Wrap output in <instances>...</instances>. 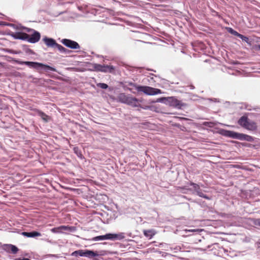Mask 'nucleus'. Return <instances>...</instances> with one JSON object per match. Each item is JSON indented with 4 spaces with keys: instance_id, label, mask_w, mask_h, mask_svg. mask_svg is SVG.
Wrapping results in <instances>:
<instances>
[{
    "instance_id": "f257e3e1",
    "label": "nucleus",
    "mask_w": 260,
    "mask_h": 260,
    "mask_svg": "<svg viewBox=\"0 0 260 260\" xmlns=\"http://www.w3.org/2000/svg\"><path fill=\"white\" fill-rule=\"evenodd\" d=\"M117 100L120 103L127 104L133 107H141V100L131 95H126L124 93H119L117 97Z\"/></svg>"
},
{
    "instance_id": "f03ea898",
    "label": "nucleus",
    "mask_w": 260,
    "mask_h": 260,
    "mask_svg": "<svg viewBox=\"0 0 260 260\" xmlns=\"http://www.w3.org/2000/svg\"><path fill=\"white\" fill-rule=\"evenodd\" d=\"M129 85L134 86L139 92H143L145 94L153 95L160 94L161 91L160 89L154 88L147 86H140L136 84L130 83Z\"/></svg>"
},
{
    "instance_id": "7ed1b4c3",
    "label": "nucleus",
    "mask_w": 260,
    "mask_h": 260,
    "mask_svg": "<svg viewBox=\"0 0 260 260\" xmlns=\"http://www.w3.org/2000/svg\"><path fill=\"white\" fill-rule=\"evenodd\" d=\"M238 123L242 127L250 131H256L257 129V123L247 117L243 116L238 120Z\"/></svg>"
},
{
    "instance_id": "20e7f679",
    "label": "nucleus",
    "mask_w": 260,
    "mask_h": 260,
    "mask_svg": "<svg viewBox=\"0 0 260 260\" xmlns=\"http://www.w3.org/2000/svg\"><path fill=\"white\" fill-rule=\"evenodd\" d=\"M222 134L229 137L238 138L239 139L244 140L249 142H252L253 140V138L251 136L245 134L237 133L230 131H224Z\"/></svg>"
},
{
    "instance_id": "39448f33",
    "label": "nucleus",
    "mask_w": 260,
    "mask_h": 260,
    "mask_svg": "<svg viewBox=\"0 0 260 260\" xmlns=\"http://www.w3.org/2000/svg\"><path fill=\"white\" fill-rule=\"evenodd\" d=\"M16 62L20 65H26L30 68H32L37 70L44 69L45 70H49V66L44 64L41 63L33 61H23L21 60H16Z\"/></svg>"
},
{
    "instance_id": "423d86ee",
    "label": "nucleus",
    "mask_w": 260,
    "mask_h": 260,
    "mask_svg": "<svg viewBox=\"0 0 260 260\" xmlns=\"http://www.w3.org/2000/svg\"><path fill=\"white\" fill-rule=\"evenodd\" d=\"M123 233L120 234H107L105 235L93 237L92 241H96L99 240H114L116 239L121 240L124 238Z\"/></svg>"
},
{
    "instance_id": "0eeeda50",
    "label": "nucleus",
    "mask_w": 260,
    "mask_h": 260,
    "mask_svg": "<svg viewBox=\"0 0 260 260\" xmlns=\"http://www.w3.org/2000/svg\"><path fill=\"white\" fill-rule=\"evenodd\" d=\"M25 29V31L29 32L30 34H28V38L27 39V42L30 43H35L39 41L40 39V34L30 28L24 27Z\"/></svg>"
},
{
    "instance_id": "6e6552de",
    "label": "nucleus",
    "mask_w": 260,
    "mask_h": 260,
    "mask_svg": "<svg viewBox=\"0 0 260 260\" xmlns=\"http://www.w3.org/2000/svg\"><path fill=\"white\" fill-rule=\"evenodd\" d=\"M61 43L66 47L72 49H79L80 48L77 42L70 39H63L61 41Z\"/></svg>"
},
{
    "instance_id": "1a4fd4ad",
    "label": "nucleus",
    "mask_w": 260,
    "mask_h": 260,
    "mask_svg": "<svg viewBox=\"0 0 260 260\" xmlns=\"http://www.w3.org/2000/svg\"><path fill=\"white\" fill-rule=\"evenodd\" d=\"M169 100L171 105L176 108L182 109L187 106L186 103H183L182 101L177 100L174 97H170L169 98Z\"/></svg>"
},
{
    "instance_id": "9d476101",
    "label": "nucleus",
    "mask_w": 260,
    "mask_h": 260,
    "mask_svg": "<svg viewBox=\"0 0 260 260\" xmlns=\"http://www.w3.org/2000/svg\"><path fill=\"white\" fill-rule=\"evenodd\" d=\"M50 47L54 48L55 49H57L61 53H64L67 54L70 52L69 50L64 48L61 45L56 43L54 40L51 38H50Z\"/></svg>"
},
{
    "instance_id": "9b49d317",
    "label": "nucleus",
    "mask_w": 260,
    "mask_h": 260,
    "mask_svg": "<svg viewBox=\"0 0 260 260\" xmlns=\"http://www.w3.org/2000/svg\"><path fill=\"white\" fill-rule=\"evenodd\" d=\"M11 36L15 39H19L27 41L28 38V34L23 32H12Z\"/></svg>"
},
{
    "instance_id": "f8f14e48",
    "label": "nucleus",
    "mask_w": 260,
    "mask_h": 260,
    "mask_svg": "<svg viewBox=\"0 0 260 260\" xmlns=\"http://www.w3.org/2000/svg\"><path fill=\"white\" fill-rule=\"evenodd\" d=\"M3 249L8 252H12L13 254H16L18 252L19 249L15 245L12 244H6L4 245Z\"/></svg>"
},
{
    "instance_id": "ddd939ff",
    "label": "nucleus",
    "mask_w": 260,
    "mask_h": 260,
    "mask_svg": "<svg viewBox=\"0 0 260 260\" xmlns=\"http://www.w3.org/2000/svg\"><path fill=\"white\" fill-rule=\"evenodd\" d=\"M21 234L23 236L28 238L35 237L41 236V234L36 231H33L31 232H22Z\"/></svg>"
},
{
    "instance_id": "4468645a",
    "label": "nucleus",
    "mask_w": 260,
    "mask_h": 260,
    "mask_svg": "<svg viewBox=\"0 0 260 260\" xmlns=\"http://www.w3.org/2000/svg\"><path fill=\"white\" fill-rule=\"evenodd\" d=\"M101 69L102 70H101V72L113 73L115 70V68L113 66L102 65Z\"/></svg>"
},
{
    "instance_id": "2eb2a0df",
    "label": "nucleus",
    "mask_w": 260,
    "mask_h": 260,
    "mask_svg": "<svg viewBox=\"0 0 260 260\" xmlns=\"http://www.w3.org/2000/svg\"><path fill=\"white\" fill-rule=\"evenodd\" d=\"M70 229V228L68 226L61 225L51 229V231L53 233H60L62 231L68 230Z\"/></svg>"
},
{
    "instance_id": "dca6fc26",
    "label": "nucleus",
    "mask_w": 260,
    "mask_h": 260,
    "mask_svg": "<svg viewBox=\"0 0 260 260\" xmlns=\"http://www.w3.org/2000/svg\"><path fill=\"white\" fill-rule=\"evenodd\" d=\"M143 234L146 237L149 239H151L156 234L155 232L153 230H144Z\"/></svg>"
},
{
    "instance_id": "f3484780",
    "label": "nucleus",
    "mask_w": 260,
    "mask_h": 260,
    "mask_svg": "<svg viewBox=\"0 0 260 260\" xmlns=\"http://www.w3.org/2000/svg\"><path fill=\"white\" fill-rule=\"evenodd\" d=\"M98 255V254L96 252H94L91 250H84V256L88 257H93Z\"/></svg>"
},
{
    "instance_id": "a211bd4d",
    "label": "nucleus",
    "mask_w": 260,
    "mask_h": 260,
    "mask_svg": "<svg viewBox=\"0 0 260 260\" xmlns=\"http://www.w3.org/2000/svg\"><path fill=\"white\" fill-rule=\"evenodd\" d=\"M80 147H74V152L77 154V155L81 159H82L84 158L81 150L79 149Z\"/></svg>"
},
{
    "instance_id": "6ab92c4d",
    "label": "nucleus",
    "mask_w": 260,
    "mask_h": 260,
    "mask_svg": "<svg viewBox=\"0 0 260 260\" xmlns=\"http://www.w3.org/2000/svg\"><path fill=\"white\" fill-rule=\"evenodd\" d=\"M73 256H84V250H78L75 251L73 252L72 254Z\"/></svg>"
},
{
    "instance_id": "aec40b11",
    "label": "nucleus",
    "mask_w": 260,
    "mask_h": 260,
    "mask_svg": "<svg viewBox=\"0 0 260 260\" xmlns=\"http://www.w3.org/2000/svg\"><path fill=\"white\" fill-rule=\"evenodd\" d=\"M197 194L198 196H199L200 197L203 198L204 199H207V200H210L211 198L208 197L207 195L205 194L202 190L200 188L199 190L197 191Z\"/></svg>"
},
{
    "instance_id": "412c9836",
    "label": "nucleus",
    "mask_w": 260,
    "mask_h": 260,
    "mask_svg": "<svg viewBox=\"0 0 260 260\" xmlns=\"http://www.w3.org/2000/svg\"><path fill=\"white\" fill-rule=\"evenodd\" d=\"M12 26H13V27L16 30H24L25 31V29H24V27L23 26H22L21 25H15V24H11Z\"/></svg>"
},
{
    "instance_id": "4be33fe9",
    "label": "nucleus",
    "mask_w": 260,
    "mask_h": 260,
    "mask_svg": "<svg viewBox=\"0 0 260 260\" xmlns=\"http://www.w3.org/2000/svg\"><path fill=\"white\" fill-rule=\"evenodd\" d=\"M238 37H239V38H240L242 41H245L247 43H248V41H249V39L248 37L245 36H243L241 34H240V35H238Z\"/></svg>"
},
{
    "instance_id": "5701e85b",
    "label": "nucleus",
    "mask_w": 260,
    "mask_h": 260,
    "mask_svg": "<svg viewBox=\"0 0 260 260\" xmlns=\"http://www.w3.org/2000/svg\"><path fill=\"white\" fill-rule=\"evenodd\" d=\"M97 86L102 89H107L108 87V86L107 84L103 83H100L97 84Z\"/></svg>"
},
{
    "instance_id": "b1692460",
    "label": "nucleus",
    "mask_w": 260,
    "mask_h": 260,
    "mask_svg": "<svg viewBox=\"0 0 260 260\" xmlns=\"http://www.w3.org/2000/svg\"><path fill=\"white\" fill-rule=\"evenodd\" d=\"M190 185L193 186L194 190L197 192L198 190L200 189V186L198 184L194 183H191Z\"/></svg>"
},
{
    "instance_id": "393cba45",
    "label": "nucleus",
    "mask_w": 260,
    "mask_h": 260,
    "mask_svg": "<svg viewBox=\"0 0 260 260\" xmlns=\"http://www.w3.org/2000/svg\"><path fill=\"white\" fill-rule=\"evenodd\" d=\"M102 68V65L99 64H95L94 65V69L97 71H100L101 70H102L101 69Z\"/></svg>"
},
{
    "instance_id": "a878e982",
    "label": "nucleus",
    "mask_w": 260,
    "mask_h": 260,
    "mask_svg": "<svg viewBox=\"0 0 260 260\" xmlns=\"http://www.w3.org/2000/svg\"><path fill=\"white\" fill-rule=\"evenodd\" d=\"M40 116L42 117V118L44 120H45V121H47L48 116L47 115H46L44 113L41 112V113H40Z\"/></svg>"
},
{
    "instance_id": "bb28decb",
    "label": "nucleus",
    "mask_w": 260,
    "mask_h": 260,
    "mask_svg": "<svg viewBox=\"0 0 260 260\" xmlns=\"http://www.w3.org/2000/svg\"><path fill=\"white\" fill-rule=\"evenodd\" d=\"M44 41L46 45L49 47V38L45 37L44 38Z\"/></svg>"
},
{
    "instance_id": "cd10ccee",
    "label": "nucleus",
    "mask_w": 260,
    "mask_h": 260,
    "mask_svg": "<svg viewBox=\"0 0 260 260\" xmlns=\"http://www.w3.org/2000/svg\"><path fill=\"white\" fill-rule=\"evenodd\" d=\"M231 33L233 35H234L235 36H236L238 37V35H240V34H239L238 32H237L235 30H234L233 29H231Z\"/></svg>"
},
{
    "instance_id": "c85d7f7f",
    "label": "nucleus",
    "mask_w": 260,
    "mask_h": 260,
    "mask_svg": "<svg viewBox=\"0 0 260 260\" xmlns=\"http://www.w3.org/2000/svg\"><path fill=\"white\" fill-rule=\"evenodd\" d=\"M255 225L260 226V219L256 220V221L255 222Z\"/></svg>"
},
{
    "instance_id": "c756f323",
    "label": "nucleus",
    "mask_w": 260,
    "mask_h": 260,
    "mask_svg": "<svg viewBox=\"0 0 260 260\" xmlns=\"http://www.w3.org/2000/svg\"><path fill=\"white\" fill-rule=\"evenodd\" d=\"M15 260H30V259L28 258H16L15 259Z\"/></svg>"
},
{
    "instance_id": "7c9ffc66",
    "label": "nucleus",
    "mask_w": 260,
    "mask_h": 260,
    "mask_svg": "<svg viewBox=\"0 0 260 260\" xmlns=\"http://www.w3.org/2000/svg\"><path fill=\"white\" fill-rule=\"evenodd\" d=\"M55 71V69L53 68H52V67H50V71Z\"/></svg>"
},
{
    "instance_id": "2f4dec72",
    "label": "nucleus",
    "mask_w": 260,
    "mask_h": 260,
    "mask_svg": "<svg viewBox=\"0 0 260 260\" xmlns=\"http://www.w3.org/2000/svg\"><path fill=\"white\" fill-rule=\"evenodd\" d=\"M257 48L258 49L260 50V45H258Z\"/></svg>"
}]
</instances>
